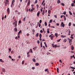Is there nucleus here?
Masks as SVG:
<instances>
[{"instance_id":"f257e3e1","label":"nucleus","mask_w":75,"mask_h":75,"mask_svg":"<svg viewBox=\"0 0 75 75\" xmlns=\"http://www.w3.org/2000/svg\"><path fill=\"white\" fill-rule=\"evenodd\" d=\"M22 32L21 31V30H20V31L18 32V38H20V34Z\"/></svg>"},{"instance_id":"f03ea898","label":"nucleus","mask_w":75,"mask_h":75,"mask_svg":"<svg viewBox=\"0 0 75 75\" xmlns=\"http://www.w3.org/2000/svg\"><path fill=\"white\" fill-rule=\"evenodd\" d=\"M7 11L8 13V14H10V8H8L7 9Z\"/></svg>"},{"instance_id":"7ed1b4c3","label":"nucleus","mask_w":75,"mask_h":75,"mask_svg":"<svg viewBox=\"0 0 75 75\" xmlns=\"http://www.w3.org/2000/svg\"><path fill=\"white\" fill-rule=\"evenodd\" d=\"M52 45L53 46V48H56V47H57V45H55L54 44H53Z\"/></svg>"},{"instance_id":"20e7f679","label":"nucleus","mask_w":75,"mask_h":75,"mask_svg":"<svg viewBox=\"0 0 75 75\" xmlns=\"http://www.w3.org/2000/svg\"><path fill=\"white\" fill-rule=\"evenodd\" d=\"M61 25L62 27H65V24H64V23L62 22L61 24Z\"/></svg>"},{"instance_id":"39448f33","label":"nucleus","mask_w":75,"mask_h":75,"mask_svg":"<svg viewBox=\"0 0 75 75\" xmlns=\"http://www.w3.org/2000/svg\"><path fill=\"white\" fill-rule=\"evenodd\" d=\"M14 21H15V22H14L13 23V25H14L15 24V23H17V20H16V19H15L14 20Z\"/></svg>"},{"instance_id":"423d86ee","label":"nucleus","mask_w":75,"mask_h":75,"mask_svg":"<svg viewBox=\"0 0 75 75\" xmlns=\"http://www.w3.org/2000/svg\"><path fill=\"white\" fill-rule=\"evenodd\" d=\"M68 40H69V43H71V42H72V39H70L69 38H68Z\"/></svg>"},{"instance_id":"0eeeda50","label":"nucleus","mask_w":75,"mask_h":75,"mask_svg":"<svg viewBox=\"0 0 75 75\" xmlns=\"http://www.w3.org/2000/svg\"><path fill=\"white\" fill-rule=\"evenodd\" d=\"M71 50H74V47L73 45L71 46Z\"/></svg>"},{"instance_id":"6e6552de","label":"nucleus","mask_w":75,"mask_h":75,"mask_svg":"<svg viewBox=\"0 0 75 75\" xmlns=\"http://www.w3.org/2000/svg\"><path fill=\"white\" fill-rule=\"evenodd\" d=\"M30 1H28V3L27 7H28V6H29V5H30Z\"/></svg>"},{"instance_id":"1a4fd4ad","label":"nucleus","mask_w":75,"mask_h":75,"mask_svg":"<svg viewBox=\"0 0 75 75\" xmlns=\"http://www.w3.org/2000/svg\"><path fill=\"white\" fill-rule=\"evenodd\" d=\"M14 25H15V27L16 28L17 27V23H15Z\"/></svg>"},{"instance_id":"9d476101","label":"nucleus","mask_w":75,"mask_h":75,"mask_svg":"<svg viewBox=\"0 0 75 75\" xmlns=\"http://www.w3.org/2000/svg\"><path fill=\"white\" fill-rule=\"evenodd\" d=\"M45 72H49V71H48V69H45Z\"/></svg>"},{"instance_id":"9b49d317","label":"nucleus","mask_w":75,"mask_h":75,"mask_svg":"<svg viewBox=\"0 0 75 75\" xmlns=\"http://www.w3.org/2000/svg\"><path fill=\"white\" fill-rule=\"evenodd\" d=\"M8 2H5L6 6H7V4H8Z\"/></svg>"},{"instance_id":"f8f14e48","label":"nucleus","mask_w":75,"mask_h":75,"mask_svg":"<svg viewBox=\"0 0 75 75\" xmlns=\"http://www.w3.org/2000/svg\"><path fill=\"white\" fill-rule=\"evenodd\" d=\"M38 35H39L38 33H37L35 35V37H38Z\"/></svg>"},{"instance_id":"ddd939ff","label":"nucleus","mask_w":75,"mask_h":75,"mask_svg":"<svg viewBox=\"0 0 75 75\" xmlns=\"http://www.w3.org/2000/svg\"><path fill=\"white\" fill-rule=\"evenodd\" d=\"M40 12H39L37 14V16L38 17L39 16H40Z\"/></svg>"},{"instance_id":"4468645a","label":"nucleus","mask_w":75,"mask_h":75,"mask_svg":"<svg viewBox=\"0 0 75 75\" xmlns=\"http://www.w3.org/2000/svg\"><path fill=\"white\" fill-rule=\"evenodd\" d=\"M14 30L15 31H16V32H17V28H14Z\"/></svg>"},{"instance_id":"2eb2a0df","label":"nucleus","mask_w":75,"mask_h":75,"mask_svg":"<svg viewBox=\"0 0 75 75\" xmlns=\"http://www.w3.org/2000/svg\"><path fill=\"white\" fill-rule=\"evenodd\" d=\"M2 71L4 72H5V71H6V69L4 68H3L2 69Z\"/></svg>"},{"instance_id":"dca6fc26","label":"nucleus","mask_w":75,"mask_h":75,"mask_svg":"<svg viewBox=\"0 0 75 75\" xmlns=\"http://www.w3.org/2000/svg\"><path fill=\"white\" fill-rule=\"evenodd\" d=\"M39 37L40 38H41V37H42V35H41V34H39Z\"/></svg>"},{"instance_id":"f3484780","label":"nucleus","mask_w":75,"mask_h":75,"mask_svg":"<svg viewBox=\"0 0 75 75\" xmlns=\"http://www.w3.org/2000/svg\"><path fill=\"white\" fill-rule=\"evenodd\" d=\"M61 37L62 38H65V37H66V35H61Z\"/></svg>"},{"instance_id":"a211bd4d","label":"nucleus","mask_w":75,"mask_h":75,"mask_svg":"<svg viewBox=\"0 0 75 75\" xmlns=\"http://www.w3.org/2000/svg\"><path fill=\"white\" fill-rule=\"evenodd\" d=\"M74 6H75V5H74V3H72L71 4V6H72V7H74Z\"/></svg>"},{"instance_id":"6ab92c4d","label":"nucleus","mask_w":75,"mask_h":75,"mask_svg":"<svg viewBox=\"0 0 75 75\" xmlns=\"http://www.w3.org/2000/svg\"><path fill=\"white\" fill-rule=\"evenodd\" d=\"M55 36L56 37V38H57L58 37V34L57 33H55Z\"/></svg>"},{"instance_id":"aec40b11","label":"nucleus","mask_w":75,"mask_h":75,"mask_svg":"<svg viewBox=\"0 0 75 75\" xmlns=\"http://www.w3.org/2000/svg\"><path fill=\"white\" fill-rule=\"evenodd\" d=\"M34 9H35V8H32L31 10L30 11H31V12H32V11H34Z\"/></svg>"},{"instance_id":"412c9836","label":"nucleus","mask_w":75,"mask_h":75,"mask_svg":"<svg viewBox=\"0 0 75 75\" xmlns=\"http://www.w3.org/2000/svg\"><path fill=\"white\" fill-rule=\"evenodd\" d=\"M35 65H36V66H38V65H39V64L38 63H37L35 64Z\"/></svg>"},{"instance_id":"4be33fe9","label":"nucleus","mask_w":75,"mask_h":75,"mask_svg":"<svg viewBox=\"0 0 75 75\" xmlns=\"http://www.w3.org/2000/svg\"><path fill=\"white\" fill-rule=\"evenodd\" d=\"M63 17H64V21H65V20H66V18L65 17V16L64 15H63Z\"/></svg>"},{"instance_id":"5701e85b","label":"nucleus","mask_w":75,"mask_h":75,"mask_svg":"<svg viewBox=\"0 0 75 75\" xmlns=\"http://www.w3.org/2000/svg\"><path fill=\"white\" fill-rule=\"evenodd\" d=\"M25 62V61H24V60H23L22 61V65H24V64Z\"/></svg>"},{"instance_id":"b1692460","label":"nucleus","mask_w":75,"mask_h":75,"mask_svg":"<svg viewBox=\"0 0 75 75\" xmlns=\"http://www.w3.org/2000/svg\"><path fill=\"white\" fill-rule=\"evenodd\" d=\"M60 2H61L60 1V0H58L57 1V3H58V4H59V3H60Z\"/></svg>"},{"instance_id":"393cba45","label":"nucleus","mask_w":75,"mask_h":75,"mask_svg":"<svg viewBox=\"0 0 75 75\" xmlns=\"http://www.w3.org/2000/svg\"><path fill=\"white\" fill-rule=\"evenodd\" d=\"M0 61L1 62H4V61L2 59H0Z\"/></svg>"},{"instance_id":"a878e982","label":"nucleus","mask_w":75,"mask_h":75,"mask_svg":"<svg viewBox=\"0 0 75 75\" xmlns=\"http://www.w3.org/2000/svg\"><path fill=\"white\" fill-rule=\"evenodd\" d=\"M15 0H13L12 1V4H14V2H15Z\"/></svg>"},{"instance_id":"bb28decb","label":"nucleus","mask_w":75,"mask_h":75,"mask_svg":"<svg viewBox=\"0 0 75 75\" xmlns=\"http://www.w3.org/2000/svg\"><path fill=\"white\" fill-rule=\"evenodd\" d=\"M45 26H47V23L46 22L45 23Z\"/></svg>"},{"instance_id":"cd10ccee","label":"nucleus","mask_w":75,"mask_h":75,"mask_svg":"<svg viewBox=\"0 0 75 75\" xmlns=\"http://www.w3.org/2000/svg\"><path fill=\"white\" fill-rule=\"evenodd\" d=\"M57 71L58 73H59V68H57Z\"/></svg>"},{"instance_id":"c85d7f7f","label":"nucleus","mask_w":75,"mask_h":75,"mask_svg":"<svg viewBox=\"0 0 75 75\" xmlns=\"http://www.w3.org/2000/svg\"><path fill=\"white\" fill-rule=\"evenodd\" d=\"M50 38H51V39L52 40V39H53V38H54L53 36H51V37Z\"/></svg>"},{"instance_id":"c756f323","label":"nucleus","mask_w":75,"mask_h":75,"mask_svg":"<svg viewBox=\"0 0 75 75\" xmlns=\"http://www.w3.org/2000/svg\"><path fill=\"white\" fill-rule=\"evenodd\" d=\"M69 13L70 15H72V13H71V11H69Z\"/></svg>"},{"instance_id":"7c9ffc66","label":"nucleus","mask_w":75,"mask_h":75,"mask_svg":"<svg viewBox=\"0 0 75 75\" xmlns=\"http://www.w3.org/2000/svg\"><path fill=\"white\" fill-rule=\"evenodd\" d=\"M33 61L34 62H35V59H33Z\"/></svg>"},{"instance_id":"2f4dec72","label":"nucleus","mask_w":75,"mask_h":75,"mask_svg":"<svg viewBox=\"0 0 75 75\" xmlns=\"http://www.w3.org/2000/svg\"><path fill=\"white\" fill-rule=\"evenodd\" d=\"M48 14H50V13H51V10H49L48 11Z\"/></svg>"},{"instance_id":"473e14b6","label":"nucleus","mask_w":75,"mask_h":75,"mask_svg":"<svg viewBox=\"0 0 75 75\" xmlns=\"http://www.w3.org/2000/svg\"><path fill=\"white\" fill-rule=\"evenodd\" d=\"M30 52H31V53H33V50H32V49H30Z\"/></svg>"},{"instance_id":"72a5a7b5","label":"nucleus","mask_w":75,"mask_h":75,"mask_svg":"<svg viewBox=\"0 0 75 75\" xmlns=\"http://www.w3.org/2000/svg\"><path fill=\"white\" fill-rule=\"evenodd\" d=\"M63 14L64 15H66V11H64V12H63Z\"/></svg>"},{"instance_id":"f704fd0d","label":"nucleus","mask_w":75,"mask_h":75,"mask_svg":"<svg viewBox=\"0 0 75 75\" xmlns=\"http://www.w3.org/2000/svg\"><path fill=\"white\" fill-rule=\"evenodd\" d=\"M71 23L69 22V26H71Z\"/></svg>"},{"instance_id":"c9c22d12","label":"nucleus","mask_w":75,"mask_h":75,"mask_svg":"<svg viewBox=\"0 0 75 75\" xmlns=\"http://www.w3.org/2000/svg\"><path fill=\"white\" fill-rule=\"evenodd\" d=\"M62 5L63 6H65V4L63 3H62Z\"/></svg>"},{"instance_id":"e433bc0d","label":"nucleus","mask_w":75,"mask_h":75,"mask_svg":"<svg viewBox=\"0 0 75 75\" xmlns=\"http://www.w3.org/2000/svg\"><path fill=\"white\" fill-rule=\"evenodd\" d=\"M18 23L19 24H21V21L20 20L19 21Z\"/></svg>"},{"instance_id":"4c0bfd02","label":"nucleus","mask_w":75,"mask_h":75,"mask_svg":"<svg viewBox=\"0 0 75 75\" xmlns=\"http://www.w3.org/2000/svg\"><path fill=\"white\" fill-rule=\"evenodd\" d=\"M37 0H36L35 1V4H37Z\"/></svg>"},{"instance_id":"58836bf2","label":"nucleus","mask_w":75,"mask_h":75,"mask_svg":"<svg viewBox=\"0 0 75 75\" xmlns=\"http://www.w3.org/2000/svg\"><path fill=\"white\" fill-rule=\"evenodd\" d=\"M52 20H50V23H52Z\"/></svg>"},{"instance_id":"ea45409f","label":"nucleus","mask_w":75,"mask_h":75,"mask_svg":"<svg viewBox=\"0 0 75 75\" xmlns=\"http://www.w3.org/2000/svg\"><path fill=\"white\" fill-rule=\"evenodd\" d=\"M39 23H42V20H41L40 21Z\"/></svg>"},{"instance_id":"a19ab883","label":"nucleus","mask_w":75,"mask_h":75,"mask_svg":"<svg viewBox=\"0 0 75 75\" xmlns=\"http://www.w3.org/2000/svg\"><path fill=\"white\" fill-rule=\"evenodd\" d=\"M27 36H29L30 35V34L29 33H27L26 35Z\"/></svg>"},{"instance_id":"79ce46f5","label":"nucleus","mask_w":75,"mask_h":75,"mask_svg":"<svg viewBox=\"0 0 75 75\" xmlns=\"http://www.w3.org/2000/svg\"><path fill=\"white\" fill-rule=\"evenodd\" d=\"M9 58H11V59H12V57H11V56H9Z\"/></svg>"},{"instance_id":"37998d69","label":"nucleus","mask_w":75,"mask_h":75,"mask_svg":"<svg viewBox=\"0 0 75 75\" xmlns=\"http://www.w3.org/2000/svg\"><path fill=\"white\" fill-rule=\"evenodd\" d=\"M40 32L41 33H43V31H42V30H40Z\"/></svg>"},{"instance_id":"c03bdc74","label":"nucleus","mask_w":75,"mask_h":75,"mask_svg":"<svg viewBox=\"0 0 75 75\" xmlns=\"http://www.w3.org/2000/svg\"><path fill=\"white\" fill-rule=\"evenodd\" d=\"M32 31L33 32V33H35V30L34 29H33Z\"/></svg>"},{"instance_id":"a18cd8bd","label":"nucleus","mask_w":75,"mask_h":75,"mask_svg":"<svg viewBox=\"0 0 75 75\" xmlns=\"http://www.w3.org/2000/svg\"><path fill=\"white\" fill-rule=\"evenodd\" d=\"M32 69H35V67H33L32 68Z\"/></svg>"},{"instance_id":"49530a36","label":"nucleus","mask_w":75,"mask_h":75,"mask_svg":"<svg viewBox=\"0 0 75 75\" xmlns=\"http://www.w3.org/2000/svg\"><path fill=\"white\" fill-rule=\"evenodd\" d=\"M37 42H38V44H40V41H39L38 40Z\"/></svg>"},{"instance_id":"de8ad7c7","label":"nucleus","mask_w":75,"mask_h":75,"mask_svg":"<svg viewBox=\"0 0 75 75\" xmlns=\"http://www.w3.org/2000/svg\"><path fill=\"white\" fill-rule=\"evenodd\" d=\"M25 18H24L23 21H25Z\"/></svg>"},{"instance_id":"09e8293b","label":"nucleus","mask_w":75,"mask_h":75,"mask_svg":"<svg viewBox=\"0 0 75 75\" xmlns=\"http://www.w3.org/2000/svg\"><path fill=\"white\" fill-rule=\"evenodd\" d=\"M61 39H59L58 40H57V41L58 42H59V41H61Z\"/></svg>"},{"instance_id":"8fccbe9b","label":"nucleus","mask_w":75,"mask_h":75,"mask_svg":"<svg viewBox=\"0 0 75 75\" xmlns=\"http://www.w3.org/2000/svg\"><path fill=\"white\" fill-rule=\"evenodd\" d=\"M50 27H51V28H55V26H51Z\"/></svg>"},{"instance_id":"3c124183","label":"nucleus","mask_w":75,"mask_h":75,"mask_svg":"<svg viewBox=\"0 0 75 75\" xmlns=\"http://www.w3.org/2000/svg\"><path fill=\"white\" fill-rule=\"evenodd\" d=\"M70 59H72L73 57L72 56H71L70 57Z\"/></svg>"},{"instance_id":"603ef678","label":"nucleus","mask_w":75,"mask_h":75,"mask_svg":"<svg viewBox=\"0 0 75 75\" xmlns=\"http://www.w3.org/2000/svg\"><path fill=\"white\" fill-rule=\"evenodd\" d=\"M63 49H66L67 48V47H63Z\"/></svg>"},{"instance_id":"864d4df0","label":"nucleus","mask_w":75,"mask_h":75,"mask_svg":"<svg viewBox=\"0 0 75 75\" xmlns=\"http://www.w3.org/2000/svg\"><path fill=\"white\" fill-rule=\"evenodd\" d=\"M44 13H45V12H43L42 13V15H43V16H44Z\"/></svg>"},{"instance_id":"5fc2aeb1","label":"nucleus","mask_w":75,"mask_h":75,"mask_svg":"<svg viewBox=\"0 0 75 75\" xmlns=\"http://www.w3.org/2000/svg\"><path fill=\"white\" fill-rule=\"evenodd\" d=\"M67 40L66 39H65L64 40V42H65L66 41H67Z\"/></svg>"},{"instance_id":"6e6d98bb","label":"nucleus","mask_w":75,"mask_h":75,"mask_svg":"<svg viewBox=\"0 0 75 75\" xmlns=\"http://www.w3.org/2000/svg\"><path fill=\"white\" fill-rule=\"evenodd\" d=\"M64 17V15L63 16V15L61 16V18H62V17Z\"/></svg>"},{"instance_id":"4d7b16f0","label":"nucleus","mask_w":75,"mask_h":75,"mask_svg":"<svg viewBox=\"0 0 75 75\" xmlns=\"http://www.w3.org/2000/svg\"><path fill=\"white\" fill-rule=\"evenodd\" d=\"M28 57H30V54H28Z\"/></svg>"},{"instance_id":"13d9d810","label":"nucleus","mask_w":75,"mask_h":75,"mask_svg":"<svg viewBox=\"0 0 75 75\" xmlns=\"http://www.w3.org/2000/svg\"><path fill=\"white\" fill-rule=\"evenodd\" d=\"M20 14H21L20 12H18V15H20Z\"/></svg>"},{"instance_id":"bf43d9fd","label":"nucleus","mask_w":75,"mask_h":75,"mask_svg":"<svg viewBox=\"0 0 75 75\" xmlns=\"http://www.w3.org/2000/svg\"><path fill=\"white\" fill-rule=\"evenodd\" d=\"M15 39H16V40H17V39H18V38L16 36L15 37Z\"/></svg>"},{"instance_id":"052dcab7","label":"nucleus","mask_w":75,"mask_h":75,"mask_svg":"<svg viewBox=\"0 0 75 75\" xmlns=\"http://www.w3.org/2000/svg\"><path fill=\"white\" fill-rule=\"evenodd\" d=\"M6 2H9V0H6Z\"/></svg>"},{"instance_id":"680f3d73","label":"nucleus","mask_w":75,"mask_h":75,"mask_svg":"<svg viewBox=\"0 0 75 75\" xmlns=\"http://www.w3.org/2000/svg\"><path fill=\"white\" fill-rule=\"evenodd\" d=\"M57 25L58 26H59V24L57 23Z\"/></svg>"},{"instance_id":"e2e57ef3","label":"nucleus","mask_w":75,"mask_h":75,"mask_svg":"<svg viewBox=\"0 0 75 75\" xmlns=\"http://www.w3.org/2000/svg\"><path fill=\"white\" fill-rule=\"evenodd\" d=\"M69 33H71V31H70V30H69Z\"/></svg>"},{"instance_id":"0e129e2a","label":"nucleus","mask_w":75,"mask_h":75,"mask_svg":"<svg viewBox=\"0 0 75 75\" xmlns=\"http://www.w3.org/2000/svg\"><path fill=\"white\" fill-rule=\"evenodd\" d=\"M45 2V0H44L42 2V3L44 4V3Z\"/></svg>"},{"instance_id":"69168bd1","label":"nucleus","mask_w":75,"mask_h":75,"mask_svg":"<svg viewBox=\"0 0 75 75\" xmlns=\"http://www.w3.org/2000/svg\"><path fill=\"white\" fill-rule=\"evenodd\" d=\"M2 19L3 20H4V17L3 16L2 17Z\"/></svg>"},{"instance_id":"338daca9","label":"nucleus","mask_w":75,"mask_h":75,"mask_svg":"<svg viewBox=\"0 0 75 75\" xmlns=\"http://www.w3.org/2000/svg\"><path fill=\"white\" fill-rule=\"evenodd\" d=\"M71 38L72 39H74V38H73V37H72V36H71Z\"/></svg>"},{"instance_id":"774afa93","label":"nucleus","mask_w":75,"mask_h":75,"mask_svg":"<svg viewBox=\"0 0 75 75\" xmlns=\"http://www.w3.org/2000/svg\"><path fill=\"white\" fill-rule=\"evenodd\" d=\"M9 52H11V49H9Z\"/></svg>"}]
</instances>
